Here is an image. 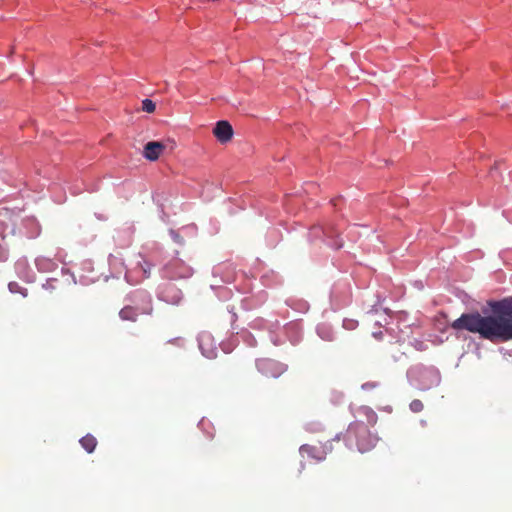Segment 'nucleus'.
<instances>
[{"label": "nucleus", "mask_w": 512, "mask_h": 512, "mask_svg": "<svg viewBox=\"0 0 512 512\" xmlns=\"http://www.w3.org/2000/svg\"><path fill=\"white\" fill-rule=\"evenodd\" d=\"M283 371V369H281V371H279L278 373H273L272 376L273 377H276L278 374H280L281 372Z\"/></svg>", "instance_id": "obj_17"}, {"label": "nucleus", "mask_w": 512, "mask_h": 512, "mask_svg": "<svg viewBox=\"0 0 512 512\" xmlns=\"http://www.w3.org/2000/svg\"><path fill=\"white\" fill-rule=\"evenodd\" d=\"M325 449L328 450L329 447H328V443L325 444Z\"/></svg>", "instance_id": "obj_19"}, {"label": "nucleus", "mask_w": 512, "mask_h": 512, "mask_svg": "<svg viewBox=\"0 0 512 512\" xmlns=\"http://www.w3.org/2000/svg\"><path fill=\"white\" fill-rule=\"evenodd\" d=\"M349 444L356 443L357 450L361 453L370 451L377 443L378 439L373 435L367 425L361 421L351 423L345 435Z\"/></svg>", "instance_id": "obj_2"}, {"label": "nucleus", "mask_w": 512, "mask_h": 512, "mask_svg": "<svg viewBox=\"0 0 512 512\" xmlns=\"http://www.w3.org/2000/svg\"><path fill=\"white\" fill-rule=\"evenodd\" d=\"M142 109L147 113H153L156 109L155 103L150 99L142 101Z\"/></svg>", "instance_id": "obj_10"}, {"label": "nucleus", "mask_w": 512, "mask_h": 512, "mask_svg": "<svg viewBox=\"0 0 512 512\" xmlns=\"http://www.w3.org/2000/svg\"><path fill=\"white\" fill-rule=\"evenodd\" d=\"M138 265L141 268V270L143 271L144 278H149L152 264L149 263L148 261H146L145 259H143V261L139 262Z\"/></svg>", "instance_id": "obj_9"}, {"label": "nucleus", "mask_w": 512, "mask_h": 512, "mask_svg": "<svg viewBox=\"0 0 512 512\" xmlns=\"http://www.w3.org/2000/svg\"><path fill=\"white\" fill-rule=\"evenodd\" d=\"M213 134L220 143L224 144L232 139L233 128L228 121L221 120L216 123Z\"/></svg>", "instance_id": "obj_5"}, {"label": "nucleus", "mask_w": 512, "mask_h": 512, "mask_svg": "<svg viewBox=\"0 0 512 512\" xmlns=\"http://www.w3.org/2000/svg\"><path fill=\"white\" fill-rule=\"evenodd\" d=\"M175 143L171 140L167 142L151 141L144 146L143 155L150 161H156L167 147L173 148Z\"/></svg>", "instance_id": "obj_4"}, {"label": "nucleus", "mask_w": 512, "mask_h": 512, "mask_svg": "<svg viewBox=\"0 0 512 512\" xmlns=\"http://www.w3.org/2000/svg\"><path fill=\"white\" fill-rule=\"evenodd\" d=\"M314 451V448L309 445H303L300 448V453L304 457L305 454L312 455V452Z\"/></svg>", "instance_id": "obj_13"}, {"label": "nucleus", "mask_w": 512, "mask_h": 512, "mask_svg": "<svg viewBox=\"0 0 512 512\" xmlns=\"http://www.w3.org/2000/svg\"><path fill=\"white\" fill-rule=\"evenodd\" d=\"M424 408V405L422 403L421 400L419 399H414L411 403H410V409L411 411H413L414 413H419L423 410Z\"/></svg>", "instance_id": "obj_11"}, {"label": "nucleus", "mask_w": 512, "mask_h": 512, "mask_svg": "<svg viewBox=\"0 0 512 512\" xmlns=\"http://www.w3.org/2000/svg\"><path fill=\"white\" fill-rule=\"evenodd\" d=\"M377 385H378V384H377V383H375V382H367V383H365V384H363V385H362V388H363V389H365V390H366V389H372V388L377 387Z\"/></svg>", "instance_id": "obj_14"}, {"label": "nucleus", "mask_w": 512, "mask_h": 512, "mask_svg": "<svg viewBox=\"0 0 512 512\" xmlns=\"http://www.w3.org/2000/svg\"><path fill=\"white\" fill-rule=\"evenodd\" d=\"M21 293H22V295H23L24 297H26V296H27V291H26L25 289H24V291H21Z\"/></svg>", "instance_id": "obj_16"}, {"label": "nucleus", "mask_w": 512, "mask_h": 512, "mask_svg": "<svg viewBox=\"0 0 512 512\" xmlns=\"http://www.w3.org/2000/svg\"><path fill=\"white\" fill-rule=\"evenodd\" d=\"M491 313H463L451 323L454 330H465L479 334L482 339L492 343H504L512 340V297L488 302Z\"/></svg>", "instance_id": "obj_1"}, {"label": "nucleus", "mask_w": 512, "mask_h": 512, "mask_svg": "<svg viewBox=\"0 0 512 512\" xmlns=\"http://www.w3.org/2000/svg\"><path fill=\"white\" fill-rule=\"evenodd\" d=\"M80 444L88 453H92L97 446V440L93 435L87 434L80 439Z\"/></svg>", "instance_id": "obj_7"}, {"label": "nucleus", "mask_w": 512, "mask_h": 512, "mask_svg": "<svg viewBox=\"0 0 512 512\" xmlns=\"http://www.w3.org/2000/svg\"><path fill=\"white\" fill-rule=\"evenodd\" d=\"M359 411L365 415L369 425L373 426L376 424L377 414L371 408L364 406Z\"/></svg>", "instance_id": "obj_8"}, {"label": "nucleus", "mask_w": 512, "mask_h": 512, "mask_svg": "<svg viewBox=\"0 0 512 512\" xmlns=\"http://www.w3.org/2000/svg\"><path fill=\"white\" fill-rule=\"evenodd\" d=\"M152 306L151 300L149 299L148 306L139 311L138 308L133 306H125L119 312V317L123 321H132L135 322L140 314H151Z\"/></svg>", "instance_id": "obj_6"}, {"label": "nucleus", "mask_w": 512, "mask_h": 512, "mask_svg": "<svg viewBox=\"0 0 512 512\" xmlns=\"http://www.w3.org/2000/svg\"><path fill=\"white\" fill-rule=\"evenodd\" d=\"M258 365L262 371H266V370L276 366L277 363L273 360L265 359V360H262Z\"/></svg>", "instance_id": "obj_12"}, {"label": "nucleus", "mask_w": 512, "mask_h": 512, "mask_svg": "<svg viewBox=\"0 0 512 512\" xmlns=\"http://www.w3.org/2000/svg\"><path fill=\"white\" fill-rule=\"evenodd\" d=\"M18 289H20V287L18 286V284H17V283H13V282H12V283H9V290H10L11 292H17V291H18Z\"/></svg>", "instance_id": "obj_15"}, {"label": "nucleus", "mask_w": 512, "mask_h": 512, "mask_svg": "<svg viewBox=\"0 0 512 512\" xmlns=\"http://www.w3.org/2000/svg\"><path fill=\"white\" fill-rule=\"evenodd\" d=\"M163 273L170 279H182L190 277L192 269L180 259H174L164 266Z\"/></svg>", "instance_id": "obj_3"}, {"label": "nucleus", "mask_w": 512, "mask_h": 512, "mask_svg": "<svg viewBox=\"0 0 512 512\" xmlns=\"http://www.w3.org/2000/svg\"><path fill=\"white\" fill-rule=\"evenodd\" d=\"M338 200H339V199H332V201H331V202H332V204H333V205H336V201H338Z\"/></svg>", "instance_id": "obj_18"}]
</instances>
